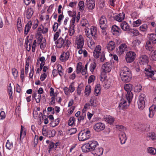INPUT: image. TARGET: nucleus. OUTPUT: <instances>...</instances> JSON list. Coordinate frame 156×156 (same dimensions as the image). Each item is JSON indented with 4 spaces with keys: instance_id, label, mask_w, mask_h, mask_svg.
<instances>
[{
    "instance_id": "nucleus-1",
    "label": "nucleus",
    "mask_w": 156,
    "mask_h": 156,
    "mask_svg": "<svg viewBox=\"0 0 156 156\" xmlns=\"http://www.w3.org/2000/svg\"><path fill=\"white\" fill-rule=\"evenodd\" d=\"M120 76L123 82H128L130 80L131 72L130 69L126 66L121 68L120 71Z\"/></svg>"
},
{
    "instance_id": "nucleus-2",
    "label": "nucleus",
    "mask_w": 156,
    "mask_h": 156,
    "mask_svg": "<svg viewBox=\"0 0 156 156\" xmlns=\"http://www.w3.org/2000/svg\"><path fill=\"white\" fill-rule=\"evenodd\" d=\"M133 96V94L131 91L127 92L126 95V98L128 100V104L126 102V101L124 99H121L119 102L118 108L119 109L124 110L126 109L129 106V104L131 101Z\"/></svg>"
},
{
    "instance_id": "nucleus-3",
    "label": "nucleus",
    "mask_w": 156,
    "mask_h": 156,
    "mask_svg": "<svg viewBox=\"0 0 156 156\" xmlns=\"http://www.w3.org/2000/svg\"><path fill=\"white\" fill-rule=\"evenodd\" d=\"M90 136V131L87 129L82 130L79 133L78 136L79 140L81 141H84L88 139Z\"/></svg>"
},
{
    "instance_id": "nucleus-4",
    "label": "nucleus",
    "mask_w": 156,
    "mask_h": 156,
    "mask_svg": "<svg viewBox=\"0 0 156 156\" xmlns=\"http://www.w3.org/2000/svg\"><path fill=\"white\" fill-rule=\"evenodd\" d=\"M86 35L87 37H90L91 35L95 40L97 38V30L96 28L94 26H92L89 29V28L85 29Z\"/></svg>"
},
{
    "instance_id": "nucleus-5",
    "label": "nucleus",
    "mask_w": 156,
    "mask_h": 156,
    "mask_svg": "<svg viewBox=\"0 0 156 156\" xmlns=\"http://www.w3.org/2000/svg\"><path fill=\"white\" fill-rule=\"evenodd\" d=\"M48 32V27L41 25L38 28L36 37L39 41H41L43 38L42 34H45Z\"/></svg>"
},
{
    "instance_id": "nucleus-6",
    "label": "nucleus",
    "mask_w": 156,
    "mask_h": 156,
    "mask_svg": "<svg viewBox=\"0 0 156 156\" xmlns=\"http://www.w3.org/2000/svg\"><path fill=\"white\" fill-rule=\"evenodd\" d=\"M76 48L79 49L82 48L84 45V38L83 36L80 34L76 36L75 41Z\"/></svg>"
},
{
    "instance_id": "nucleus-7",
    "label": "nucleus",
    "mask_w": 156,
    "mask_h": 156,
    "mask_svg": "<svg viewBox=\"0 0 156 156\" xmlns=\"http://www.w3.org/2000/svg\"><path fill=\"white\" fill-rule=\"evenodd\" d=\"M145 73L148 78H151L153 80H156V78L154 76L155 72L156 71L151 70V66L147 65V67L144 69Z\"/></svg>"
},
{
    "instance_id": "nucleus-8",
    "label": "nucleus",
    "mask_w": 156,
    "mask_h": 156,
    "mask_svg": "<svg viewBox=\"0 0 156 156\" xmlns=\"http://www.w3.org/2000/svg\"><path fill=\"white\" fill-rule=\"evenodd\" d=\"M145 95L143 94L140 95L137 101L138 108L140 110H143L145 107Z\"/></svg>"
},
{
    "instance_id": "nucleus-9",
    "label": "nucleus",
    "mask_w": 156,
    "mask_h": 156,
    "mask_svg": "<svg viewBox=\"0 0 156 156\" xmlns=\"http://www.w3.org/2000/svg\"><path fill=\"white\" fill-rule=\"evenodd\" d=\"M136 54L133 51H129L127 52L125 58L126 62L131 63L133 62L135 59Z\"/></svg>"
},
{
    "instance_id": "nucleus-10",
    "label": "nucleus",
    "mask_w": 156,
    "mask_h": 156,
    "mask_svg": "<svg viewBox=\"0 0 156 156\" xmlns=\"http://www.w3.org/2000/svg\"><path fill=\"white\" fill-rule=\"evenodd\" d=\"M107 20L106 18L103 16H101L99 19V23L100 27L102 29L101 32L103 34L105 35L106 34L105 31V29L106 28V26L105 25V23Z\"/></svg>"
},
{
    "instance_id": "nucleus-11",
    "label": "nucleus",
    "mask_w": 156,
    "mask_h": 156,
    "mask_svg": "<svg viewBox=\"0 0 156 156\" xmlns=\"http://www.w3.org/2000/svg\"><path fill=\"white\" fill-rule=\"evenodd\" d=\"M112 68V62H108L104 64L102 67L101 71L107 73L110 72Z\"/></svg>"
},
{
    "instance_id": "nucleus-12",
    "label": "nucleus",
    "mask_w": 156,
    "mask_h": 156,
    "mask_svg": "<svg viewBox=\"0 0 156 156\" xmlns=\"http://www.w3.org/2000/svg\"><path fill=\"white\" fill-rule=\"evenodd\" d=\"M128 48L126 44L125 43L120 44L116 50L117 53L119 55H122L127 51Z\"/></svg>"
},
{
    "instance_id": "nucleus-13",
    "label": "nucleus",
    "mask_w": 156,
    "mask_h": 156,
    "mask_svg": "<svg viewBox=\"0 0 156 156\" xmlns=\"http://www.w3.org/2000/svg\"><path fill=\"white\" fill-rule=\"evenodd\" d=\"M75 89L73 83H71L68 87H64L63 90L65 94L67 96H69L70 95V93H72L74 91Z\"/></svg>"
},
{
    "instance_id": "nucleus-14",
    "label": "nucleus",
    "mask_w": 156,
    "mask_h": 156,
    "mask_svg": "<svg viewBox=\"0 0 156 156\" xmlns=\"http://www.w3.org/2000/svg\"><path fill=\"white\" fill-rule=\"evenodd\" d=\"M153 102L154 104L152 105L149 108V116L150 118H152L156 112V97L153 100Z\"/></svg>"
},
{
    "instance_id": "nucleus-15",
    "label": "nucleus",
    "mask_w": 156,
    "mask_h": 156,
    "mask_svg": "<svg viewBox=\"0 0 156 156\" xmlns=\"http://www.w3.org/2000/svg\"><path fill=\"white\" fill-rule=\"evenodd\" d=\"M139 62L140 65H147L149 62L148 58L146 55H142L139 58Z\"/></svg>"
},
{
    "instance_id": "nucleus-16",
    "label": "nucleus",
    "mask_w": 156,
    "mask_h": 156,
    "mask_svg": "<svg viewBox=\"0 0 156 156\" xmlns=\"http://www.w3.org/2000/svg\"><path fill=\"white\" fill-rule=\"evenodd\" d=\"M103 152V149L101 147H97L91 151V153L94 156H100Z\"/></svg>"
},
{
    "instance_id": "nucleus-17",
    "label": "nucleus",
    "mask_w": 156,
    "mask_h": 156,
    "mask_svg": "<svg viewBox=\"0 0 156 156\" xmlns=\"http://www.w3.org/2000/svg\"><path fill=\"white\" fill-rule=\"evenodd\" d=\"M94 129L97 132H99L103 130L105 128V124L102 122H99L95 124L94 126Z\"/></svg>"
},
{
    "instance_id": "nucleus-18",
    "label": "nucleus",
    "mask_w": 156,
    "mask_h": 156,
    "mask_svg": "<svg viewBox=\"0 0 156 156\" xmlns=\"http://www.w3.org/2000/svg\"><path fill=\"white\" fill-rule=\"evenodd\" d=\"M141 41L138 39H136L132 42V48L133 50L136 51H138V49L140 48V45L141 44Z\"/></svg>"
},
{
    "instance_id": "nucleus-19",
    "label": "nucleus",
    "mask_w": 156,
    "mask_h": 156,
    "mask_svg": "<svg viewBox=\"0 0 156 156\" xmlns=\"http://www.w3.org/2000/svg\"><path fill=\"white\" fill-rule=\"evenodd\" d=\"M112 32L113 35L118 36L121 33L122 30L118 27L114 25L112 27Z\"/></svg>"
},
{
    "instance_id": "nucleus-20",
    "label": "nucleus",
    "mask_w": 156,
    "mask_h": 156,
    "mask_svg": "<svg viewBox=\"0 0 156 156\" xmlns=\"http://www.w3.org/2000/svg\"><path fill=\"white\" fill-rule=\"evenodd\" d=\"M56 47L58 48L64 47L65 45V40L62 38L60 37L55 42Z\"/></svg>"
},
{
    "instance_id": "nucleus-21",
    "label": "nucleus",
    "mask_w": 156,
    "mask_h": 156,
    "mask_svg": "<svg viewBox=\"0 0 156 156\" xmlns=\"http://www.w3.org/2000/svg\"><path fill=\"white\" fill-rule=\"evenodd\" d=\"M125 17V13L123 12H122L114 16L113 18L116 21L119 22H121L124 20Z\"/></svg>"
},
{
    "instance_id": "nucleus-22",
    "label": "nucleus",
    "mask_w": 156,
    "mask_h": 156,
    "mask_svg": "<svg viewBox=\"0 0 156 156\" xmlns=\"http://www.w3.org/2000/svg\"><path fill=\"white\" fill-rule=\"evenodd\" d=\"M26 134V131L25 130L24 127L21 125L20 132V137L19 139L18 138L17 140L20 142H22L23 139L25 137Z\"/></svg>"
},
{
    "instance_id": "nucleus-23",
    "label": "nucleus",
    "mask_w": 156,
    "mask_h": 156,
    "mask_svg": "<svg viewBox=\"0 0 156 156\" xmlns=\"http://www.w3.org/2000/svg\"><path fill=\"white\" fill-rule=\"evenodd\" d=\"M120 27L123 30L126 31H129L130 30V27L128 24L124 21L120 23Z\"/></svg>"
},
{
    "instance_id": "nucleus-24",
    "label": "nucleus",
    "mask_w": 156,
    "mask_h": 156,
    "mask_svg": "<svg viewBox=\"0 0 156 156\" xmlns=\"http://www.w3.org/2000/svg\"><path fill=\"white\" fill-rule=\"evenodd\" d=\"M69 56V53L67 51L66 52H63L62 54L60 57V60L62 62H65L68 59Z\"/></svg>"
},
{
    "instance_id": "nucleus-25",
    "label": "nucleus",
    "mask_w": 156,
    "mask_h": 156,
    "mask_svg": "<svg viewBox=\"0 0 156 156\" xmlns=\"http://www.w3.org/2000/svg\"><path fill=\"white\" fill-rule=\"evenodd\" d=\"M115 43L113 41H110L107 44V48L109 52L112 51L115 48Z\"/></svg>"
},
{
    "instance_id": "nucleus-26",
    "label": "nucleus",
    "mask_w": 156,
    "mask_h": 156,
    "mask_svg": "<svg viewBox=\"0 0 156 156\" xmlns=\"http://www.w3.org/2000/svg\"><path fill=\"white\" fill-rule=\"evenodd\" d=\"M90 106L92 107H96L98 104V102L97 100V98L95 96H92L90 101Z\"/></svg>"
},
{
    "instance_id": "nucleus-27",
    "label": "nucleus",
    "mask_w": 156,
    "mask_h": 156,
    "mask_svg": "<svg viewBox=\"0 0 156 156\" xmlns=\"http://www.w3.org/2000/svg\"><path fill=\"white\" fill-rule=\"evenodd\" d=\"M101 50V47L100 45H98L96 46L93 53V56L95 58H97L99 57Z\"/></svg>"
},
{
    "instance_id": "nucleus-28",
    "label": "nucleus",
    "mask_w": 156,
    "mask_h": 156,
    "mask_svg": "<svg viewBox=\"0 0 156 156\" xmlns=\"http://www.w3.org/2000/svg\"><path fill=\"white\" fill-rule=\"evenodd\" d=\"M88 143L91 150V152L98 146V142L94 140L89 141Z\"/></svg>"
},
{
    "instance_id": "nucleus-29",
    "label": "nucleus",
    "mask_w": 156,
    "mask_h": 156,
    "mask_svg": "<svg viewBox=\"0 0 156 156\" xmlns=\"http://www.w3.org/2000/svg\"><path fill=\"white\" fill-rule=\"evenodd\" d=\"M119 137L121 144L125 143L127 139L126 135L124 132H121L119 134Z\"/></svg>"
},
{
    "instance_id": "nucleus-30",
    "label": "nucleus",
    "mask_w": 156,
    "mask_h": 156,
    "mask_svg": "<svg viewBox=\"0 0 156 156\" xmlns=\"http://www.w3.org/2000/svg\"><path fill=\"white\" fill-rule=\"evenodd\" d=\"M87 5L89 10L93 9L95 6V3L94 0H86Z\"/></svg>"
},
{
    "instance_id": "nucleus-31",
    "label": "nucleus",
    "mask_w": 156,
    "mask_h": 156,
    "mask_svg": "<svg viewBox=\"0 0 156 156\" xmlns=\"http://www.w3.org/2000/svg\"><path fill=\"white\" fill-rule=\"evenodd\" d=\"M101 87L100 84L96 85L94 88V94L96 96H98L101 94Z\"/></svg>"
},
{
    "instance_id": "nucleus-32",
    "label": "nucleus",
    "mask_w": 156,
    "mask_h": 156,
    "mask_svg": "<svg viewBox=\"0 0 156 156\" xmlns=\"http://www.w3.org/2000/svg\"><path fill=\"white\" fill-rule=\"evenodd\" d=\"M104 119L105 121L110 124H112L114 121V119L111 116L107 115L105 116Z\"/></svg>"
},
{
    "instance_id": "nucleus-33",
    "label": "nucleus",
    "mask_w": 156,
    "mask_h": 156,
    "mask_svg": "<svg viewBox=\"0 0 156 156\" xmlns=\"http://www.w3.org/2000/svg\"><path fill=\"white\" fill-rule=\"evenodd\" d=\"M112 80L111 78H108L106 80L104 81L103 86L105 89L109 88L111 86Z\"/></svg>"
},
{
    "instance_id": "nucleus-34",
    "label": "nucleus",
    "mask_w": 156,
    "mask_h": 156,
    "mask_svg": "<svg viewBox=\"0 0 156 156\" xmlns=\"http://www.w3.org/2000/svg\"><path fill=\"white\" fill-rule=\"evenodd\" d=\"M147 140H156V135L154 132H150L147 134Z\"/></svg>"
},
{
    "instance_id": "nucleus-35",
    "label": "nucleus",
    "mask_w": 156,
    "mask_h": 156,
    "mask_svg": "<svg viewBox=\"0 0 156 156\" xmlns=\"http://www.w3.org/2000/svg\"><path fill=\"white\" fill-rule=\"evenodd\" d=\"M81 148L82 151L83 152H88L91 151L88 143L83 144L81 147Z\"/></svg>"
},
{
    "instance_id": "nucleus-36",
    "label": "nucleus",
    "mask_w": 156,
    "mask_h": 156,
    "mask_svg": "<svg viewBox=\"0 0 156 156\" xmlns=\"http://www.w3.org/2000/svg\"><path fill=\"white\" fill-rule=\"evenodd\" d=\"M32 22L31 21H28L27 24L26 25L24 30V34L26 35L28 34L29 31L32 25Z\"/></svg>"
},
{
    "instance_id": "nucleus-37",
    "label": "nucleus",
    "mask_w": 156,
    "mask_h": 156,
    "mask_svg": "<svg viewBox=\"0 0 156 156\" xmlns=\"http://www.w3.org/2000/svg\"><path fill=\"white\" fill-rule=\"evenodd\" d=\"M145 47L147 50L150 51H152L153 50V44L150 41H147Z\"/></svg>"
},
{
    "instance_id": "nucleus-38",
    "label": "nucleus",
    "mask_w": 156,
    "mask_h": 156,
    "mask_svg": "<svg viewBox=\"0 0 156 156\" xmlns=\"http://www.w3.org/2000/svg\"><path fill=\"white\" fill-rule=\"evenodd\" d=\"M91 90V87L89 85H87L85 88L84 94L86 96H88L90 94Z\"/></svg>"
},
{
    "instance_id": "nucleus-39",
    "label": "nucleus",
    "mask_w": 156,
    "mask_h": 156,
    "mask_svg": "<svg viewBox=\"0 0 156 156\" xmlns=\"http://www.w3.org/2000/svg\"><path fill=\"white\" fill-rule=\"evenodd\" d=\"M33 11L31 8H29L27 9L26 12V16L27 19H30L33 14Z\"/></svg>"
},
{
    "instance_id": "nucleus-40",
    "label": "nucleus",
    "mask_w": 156,
    "mask_h": 156,
    "mask_svg": "<svg viewBox=\"0 0 156 156\" xmlns=\"http://www.w3.org/2000/svg\"><path fill=\"white\" fill-rule=\"evenodd\" d=\"M149 39L154 44H156V34H151L149 35Z\"/></svg>"
},
{
    "instance_id": "nucleus-41",
    "label": "nucleus",
    "mask_w": 156,
    "mask_h": 156,
    "mask_svg": "<svg viewBox=\"0 0 156 156\" xmlns=\"http://www.w3.org/2000/svg\"><path fill=\"white\" fill-rule=\"evenodd\" d=\"M17 27L19 31L20 32L21 31V27L22 25L21 23V19L20 17H18L17 20Z\"/></svg>"
},
{
    "instance_id": "nucleus-42",
    "label": "nucleus",
    "mask_w": 156,
    "mask_h": 156,
    "mask_svg": "<svg viewBox=\"0 0 156 156\" xmlns=\"http://www.w3.org/2000/svg\"><path fill=\"white\" fill-rule=\"evenodd\" d=\"M80 25L83 27H86V28H88L89 27L88 21L86 19H82L81 21Z\"/></svg>"
},
{
    "instance_id": "nucleus-43",
    "label": "nucleus",
    "mask_w": 156,
    "mask_h": 156,
    "mask_svg": "<svg viewBox=\"0 0 156 156\" xmlns=\"http://www.w3.org/2000/svg\"><path fill=\"white\" fill-rule=\"evenodd\" d=\"M38 40L41 42L40 48L41 49L43 50L44 49L46 45V41L45 39H41V41H39L38 39Z\"/></svg>"
},
{
    "instance_id": "nucleus-44",
    "label": "nucleus",
    "mask_w": 156,
    "mask_h": 156,
    "mask_svg": "<svg viewBox=\"0 0 156 156\" xmlns=\"http://www.w3.org/2000/svg\"><path fill=\"white\" fill-rule=\"evenodd\" d=\"M57 71L58 72L59 75V76L62 77L63 75L64 70L63 69L62 66L61 65L58 64L57 65Z\"/></svg>"
},
{
    "instance_id": "nucleus-45",
    "label": "nucleus",
    "mask_w": 156,
    "mask_h": 156,
    "mask_svg": "<svg viewBox=\"0 0 156 156\" xmlns=\"http://www.w3.org/2000/svg\"><path fill=\"white\" fill-rule=\"evenodd\" d=\"M147 26L146 24L141 25L139 28V30L140 31L146 32L147 31Z\"/></svg>"
},
{
    "instance_id": "nucleus-46",
    "label": "nucleus",
    "mask_w": 156,
    "mask_h": 156,
    "mask_svg": "<svg viewBox=\"0 0 156 156\" xmlns=\"http://www.w3.org/2000/svg\"><path fill=\"white\" fill-rule=\"evenodd\" d=\"M124 89L127 92L131 91L132 85L130 84H126L124 86Z\"/></svg>"
},
{
    "instance_id": "nucleus-47",
    "label": "nucleus",
    "mask_w": 156,
    "mask_h": 156,
    "mask_svg": "<svg viewBox=\"0 0 156 156\" xmlns=\"http://www.w3.org/2000/svg\"><path fill=\"white\" fill-rule=\"evenodd\" d=\"M87 44L88 46L91 49H93L95 46L94 42L92 39H90L87 42Z\"/></svg>"
},
{
    "instance_id": "nucleus-48",
    "label": "nucleus",
    "mask_w": 156,
    "mask_h": 156,
    "mask_svg": "<svg viewBox=\"0 0 156 156\" xmlns=\"http://www.w3.org/2000/svg\"><path fill=\"white\" fill-rule=\"evenodd\" d=\"M96 63L94 62H93L90 63V70L92 73L94 72L96 67Z\"/></svg>"
},
{
    "instance_id": "nucleus-49",
    "label": "nucleus",
    "mask_w": 156,
    "mask_h": 156,
    "mask_svg": "<svg viewBox=\"0 0 156 156\" xmlns=\"http://www.w3.org/2000/svg\"><path fill=\"white\" fill-rule=\"evenodd\" d=\"M79 10L81 11H83L84 9V3L83 1H80L78 4Z\"/></svg>"
},
{
    "instance_id": "nucleus-50",
    "label": "nucleus",
    "mask_w": 156,
    "mask_h": 156,
    "mask_svg": "<svg viewBox=\"0 0 156 156\" xmlns=\"http://www.w3.org/2000/svg\"><path fill=\"white\" fill-rule=\"evenodd\" d=\"M83 85L80 84L79 85L75 92L78 94H81V91L83 89Z\"/></svg>"
},
{
    "instance_id": "nucleus-51",
    "label": "nucleus",
    "mask_w": 156,
    "mask_h": 156,
    "mask_svg": "<svg viewBox=\"0 0 156 156\" xmlns=\"http://www.w3.org/2000/svg\"><path fill=\"white\" fill-rule=\"evenodd\" d=\"M142 89V87L140 84H137L134 87V90L136 92H139Z\"/></svg>"
},
{
    "instance_id": "nucleus-52",
    "label": "nucleus",
    "mask_w": 156,
    "mask_h": 156,
    "mask_svg": "<svg viewBox=\"0 0 156 156\" xmlns=\"http://www.w3.org/2000/svg\"><path fill=\"white\" fill-rule=\"evenodd\" d=\"M129 31L133 34V36H136L139 35L140 33L139 32L138 30H137L135 29H130V30Z\"/></svg>"
},
{
    "instance_id": "nucleus-53",
    "label": "nucleus",
    "mask_w": 156,
    "mask_h": 156,
    "mask_svg": "<svg viewBox=\"0 0 156 156\" xmlns=\"http://www.w3.org/2000/svg\"><path fill=\"white\" fill-rule=\"evenodd\" d=\"M49 129L46 126H44L42 129V134L44 136H48V130Z\"/></svg>"
},
{
    "instance_id": "nucleus-54",
    "label": "nucleus",
    "mask_w": 156,
    "mask_h": 156,
    "mask_svg": "<svg viewBox=\"0 0 156 156\" xmlns=\"http://www.w3.org/2000/svg\"><path fill=\"white\" fill-rule=\"evenodd\" d=\"M56 133L54 129H49L48 130V137H50L54 136Z\"/></svg>"
},
{
    "instance_id": "nucleus-55",
    "label": "nucleus",
    "mask_w": 156,
    "mask_h": 156,
    "mask_svg": "<svg viewBox=\"0 0 156 156\" xmlns=\"http://www.w3.org/2000/svg\"><path fill=\"white\" fill-rule=\"evenodd\" d=\"M148 152L149 153L155 154H156V149L152 147H149L147 148Z\"/></svg>"
},
{
    "instance_id": "nucleus-56",
    "label": "nucleus",
    "mask_w": 156,
    "mask_h": 156,
    "mask_svg": "<svg viewBox=\"0 0 156 156\" xmlns=\"http://www.w3.org/2000/svg\"><path fill=\"white\" fill-rule=\"evenodd\" d=\"M141 20L140 19H138L136 21L133 22L132 25L133 27H138L141 23Z\"/></svg>"
},
{
    "instance_id": "nucleus-57",
    "label": "nucleus",
    "mask_w": 156,
    "mask_h": 156,
    "mask_svg": "<svg viewBox=\"0 0 156 156\" xmlns=\"http://www.w3.org/2000/svg\"><path fill=\"white\" fill-rule=\"evenodd\" d=\"M32 97H34L37 103H38L40 102L41 97V95H38L37 96V94L35 93L33 94Z\"/></svg>"
},
{
    "instance_id": "nucleus-58",
    "label": "nucleus",
    "mask_w": 156,
    "mask_h": 156,
    "mask_svg": "<svg viewBox=\"0 0 156 156\" xmlns=\"http://www.w3.org/2000/svg\"><path fill=\"white\" fill-rule=\"evenodd\" d=\"M5 146L7 149L10 150L13 147L12 143L10 142L9 140H8L6 143Z\"/></svg>"
},
{
    "instance_id": "nucleus-59",
    "label": "nucleus",
    "mask_w": 156,
    "mask_h": 156,
    "mask_svg": "<svg viewBox=\"0 0 156 156\" xmlns=\"http://www.w3.org/2000/svg\"><path fill=\"white\" fill-rule=\"evenodd\" d=\"M79 49V50L78 51V52L79 54L80 55L83 53L84 57H86L87 56V52L86 50L84 49L83 50H82V48H80Z\"/></svg>"
},
{
    "instance_id": "nucleus-60",
    "label": "nucleus",
    "mask_w": 156,
    "mask_h": 156,
    "mask_svg": "<svg viewBox=\"0 0 156 156\" xmlns=\"http://www.w3.org/2000/svg\"><path fill=\"white\" fill-rule=\"evenodd\" d=\"M75 121V119L74 117H70L69 120L68 125L69 126H73Z\"/></svg>"
},
{
    "instance_id": "nucleus-61",
    "label": "nucleus",
    "mask_w": 156,
    "mask_h": 156,
    "mask_svg": "<svg viewBox=\"0 0 156 156\" xmlns=\"http://www.w3.org/2000/svg\"><path fill=\"white\" fill-rule=\"evenodd\" d=\"M106 73L102 71L101 72V75L100 76L99 78L100 81H103L106 80L105 79L106 77Z\"/></svg>"
},
{
    "instance_id": "nucleus-62",
    "label": "nucleus",
    "mask_w": 156,
    "mask_h": 156,
    "mask_svg": "<svg viewBox=\"0 0 156 156\" xmlns=\"http://www.w3.org/2000/svg\"><path fill=\"white\" fill-rule=\"evenodd\" d=\"M59 122V119L57 118L51 124V126L53 127H54L57 126L58 125Z\"/></svg>"
},
{
    "instance_id": "nucleus-63",
    "label": "nucleus",
    "mask_w": 156,
    "mask_h": 156,
    "mask_svg": "<svg viewBox=\"0 0 156 156\" xmlns=\"http://www.w3.org/2000/svg\"><path fill=\"white\" fill-rule=\"evenodd\" d=\"M86 112H82V113L78 118V121L80 122L81 120H84L86 117Z\"/></svg>"
},
{
    "instance_id": "nucleus-64",
    "label": "nucleus",
    "mask_w": 156,
    "mask_h": 156,
    "mask_svg": "<svg viewBox=\"0 0 156 156\" xmlns=\"http://www.w3.org/2000/svg\"><path fill=\"white\" fill-rule=\"evenodd\" d=\"M151 58L153 61H156V50L152 53Z\"/></svg>"
}]
</instances>
